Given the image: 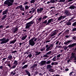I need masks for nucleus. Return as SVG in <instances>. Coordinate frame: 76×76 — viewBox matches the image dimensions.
Returning a JSON list of instances; mask_svg holds the SVG:
<instances>
[{
  "label": "nucleus",
  "instance_id": "nucleus-1",
  "mask_svg": "<svg viewBox=\"0 0 76 76\" xmlns=\"http://www.w3.org/2000/svg\"><path fill=\"white\" fill-rule=\"evenodd\" d=\"M14 2V0H6L4 2V4L5 5H7L8 7H9L13 5Z\"/></svg>",
  "mask_w": 76,
  "mask_h": 76
},
{
  "label": "nucleus",
  "instance_id": "nucleus-2",
  "mask_svg": "<svg viewBox=\"0 0 76 76\" xmlns=\"http://www.w3.org/2000/svg\"><path fill=\"white\" fill-rule=\"evenodd\" d=\"M34 23V20H32L31 21L27 23H26V29H30V27L32 25H33Z\"/></svg>",
  "mask_w": 76,
  "mask_h": 76
},
{
  "label": "nucleus",
  "instance_id": "nucleus-3",
  "mask_svg": "<svg viewBox=\"0 0 76 76\" xmlns=\"http://www.w3.org/2000/svg\"><path fill=\"white\" fill-rule=\"evenodd\" d=\"M35 37L32 38L31 39H30L29 41L28 46H32V47H34L35 44V42L34 41V40L35 39Z\"/></svg>",
  "mask_w": 76,
  "mask_h": 76
},
{
  "label": "nucleus",
  "instance_id": "nucleus-4",
  "mask_svg": "<svg viewBox=\"0 0 76 76\" xmlns=\"http://www.w3.org/2000/svg\"><path fill=\"white\" fill-rule=\"evenodd\" d=\"M10 40L9 39H6V38H3L0 39V41H1L0 43L1 44H6L9 42Z\"/></svg>",
  "mask_w": 76,
  "mask_h": 76
},
{
  "label": "nucleus",
  "instance_id": "nucleus-5",
  "mask_svg": "<svg viewBox=\"0 0 76 76\" xmlns=\"http://www.w3.org/2000/svg\"><path fill=\"white\" fill-rule=\"evenodd\" d=\"M53 45L52 44L50 46L48 45H47L45 46V48H47L46 49V51H50L51 50V49H50V48L51 47H53Z\"/></svg>",
  "mask_w": 76,
  "mask_h": 76
},
{
  "label": "nucleus",
  "instance_id": "nucleus-6",
  "mask_svg": "<svg viewBox=\"0 0 76 76\" xmlns=\"http://www.w3.org/2000/svg\"><path fill=\"white\" fill-rule=\"evenodd\" d=\"M44 10V8L40 7L37 9V12L38 13H41Z\"/></svg>",
  "mask_w": 76,
  "mask_h": 76
},
{
  "label": "nucleus",
  "instance_id": "nucleus-7",
  "mask_svg": "<svg viewBox=\"0 0 76 76\" xmlns=\"http://www.w3.org/2000/svg\"><path fill=\"white\" fill-rule=\"evenodd\" d=\"M64 13L66 15V16H71L70 15V13L69 12V11L68 10H65Z\"/></svg>",
  "mask_w": 76,
  "mask_h": 76
},
{
  "label": "nucleus",
  "instance_id": "nucleus-8",
  "mask_svg": "<svg viewBox=\"0 0 76 76\" xmlns=\"http://www.w3.org/2000/svg\"><path fill=\"white\" fill-rule=\"evenodd\" d=\"M57 34V31L56 30L55 31H53L51 33V35H50L51 37H53V36L56 35Z\"/></svg>",
  "mask_w": 76,
  "mask_h": 76
},
{
  "label": "nucleus",
  "instance_id": "nucleus-9",
  "mask_svg": "<svg viewBox=\"0 0 76 76\" xmlns=\"http://www.w3.org/2000/svg\"><path fill=\"white\" fill-rule=\"evenodd\" d=\"M46 61H42L40 63H39V64H40L41 66H44V64H46Z\"/></svg>",
  "mask_w": 76,
  "mask_h": 76
},
{
  "label": "nucleus",
  "instance_id": "nucleus-10",
  "mask_svg": "<svg viewBox=\"0 0 76 76\" xmlns=\"http://www.w3.org/2000/svg\"><path fill=\"white\" fill-rule=\"evenodd\" d=\"M53 20V19L52 18L49 19L48 20L47 23L46 24V25H49L50 23H51V21H52Z\"/></svg>",
  "mask_w": 76,
  "mask_h": 76
},
{
  "label": "nucleus",
  "instance_id": "nucleus-11",
  "mask_svg": "<svg viewBox=\"0 0 76 76\" xmlns=\"http://www.w3.org/2000/svg\"><path fill=\"white\" fill-rule=\"evenodd\" d=\"M70 60L74 63H76V57H71Z\"/></svg>",
  "mask_w": 76,
  "mask_h": 76
},
{
  "label": "nucleus",
  "instance_id": "nucleus-12",
  "mask_svg": "<svg viewBox=\"0 0 76 76\" xmlns=\"http://www.w3.org/2000/svg\"><path fill=\"white\" fill-rule=\"evenodd\" d=\"M18 28H15L13 29L12 32L14 33H16L18 32Z\"/></svg>",
  "mask_w": 76,
  "mask_h": 76
},
{
  "label": "nucleus",
  "instance_id": "nucleus-13",
  "mask_svg": "<svg viewBox=\"0 0 76 76\" xmlns=\"http://www.w3.org/2000/svg\"><path fill=\"white\" fill-rule=\"evenodd\" d=\"M71 55L72 56L71 57H76V53H75L72 52L71 53Z\"/></svg>",
  "mask_w": 76,
  "mask_h": 76
},
{
  "label": "nucleus",
  "instance_id": "nucleus-14",
  "mask_svg": "<svg viewBox=\"0 0 76 76\" xmlns=\"http://www.w3.org/2000/svg\"><path fill=\"white\" fill-rule=\"evenodd\" d=\"M5 64H7V66H9V67H11V65H10V61H7L5 62Z\"/></svg>",
  "mask_w": 76,
  "mask_h": 76
},
{
  "label": "nucleus",
  "instance_id": "nucleus-15",
  "mask_svg": "<svg viewBox=\"0 0 76 76\" xmlns=\"http://www.w3.org/2000/svg\"><path fill=\"white\" fill-rule=\"evenodd\" d=\"M7 12H8V10L7 9L4 11H3V13L2 14V15H6V14H7Z\"/></svg>",
  "mask_w": 76,
  "mask_h": 76
},
{
  "label": "nucleus",
  "instance_id": "nucleus-16",
  "mask_svg": "<svg viewBox=\"0 0 76 76\" xmlns=\"http://www.w3.org/2000/svg\"><path fill=\"white\" fill-rule=\"evenodd\" d=\"M69 9H76V7L75 6H73V5H72L71 6L69 7Z\"/></svg>",
  "mask_w": 76,
  "mask_h": 76
},
{
  "label": "nucleus",
  "instance_id": "nucleus-17",
  "mask_svg": "<svg viewBox=\"0 0 76 76\" xmlns=\"http://www.w3.org/2000/svg\"><path fill=\"white\" fill-rule=\"evenodd\" d=\"M25 72L26 73V74L28 75V76H31V73L28 70H25Z\"/></svg>",
  "mask_w": 76,
  "mask_h": 76
},
{
  "label": "nucleus",
  "instance_id": "nucleus-18",
  "mask_svg": "<svg viewBox=\"0 0 76 76\" xmlns=\"http://www.w3.org/2000/svg\"><path fill=\"white\" fill-rule=\"evenodd\" d=\"M47 17H48V16H47L46 15L42 16V20H45V19L47 18Z\"/></svg>",
  "mask_w": 76,
  "mask_h": 76
},
{
  "label": "nucleus",
  "instance_id": "nucleus-19",
  "mask_svg": "<svg viewBox=\"0 0 76 76\" xmlns=\"http://www.w3.org/2000/svg\"><path fill=\"white\" fill-rule=\"evenodd\" d=\"M38 64H34L33 66H31V68H33V69H35V68H36L37 67V65Z\"/></svg>",
  "mask_w": 76,
  "mask_h": 76
},
{
  "label": "nucleus",
  "instance_id": "nucleus-20",
  "mask_svg": "<svg viewBox=\"0 0 76 76\" xmlns=\"http://www.w3.org/2000/svg\"><path fill=\"white\" fill-rule=\"evenodd\" d=\"M75 75H76V74H75V73L72 72L70 73L69 74V75L70 76H75Z\"/></svg>",
  "mask_w": 76,
  "mask_h": 76
},
{
  "label": "nucleus",
  "instance_id": "nucleus-21",
  "mask_svg": "<svg viewBox=\"0 0 76 76\" xmlns=\"http://www.w3.org/2000/svg\"><path fill=\"white\" fill-rule=\"evenodd\" d=\"M26 38H27V35H25V36H23L21 38V39L22 40H25Z\"/></svg>",
  "mask_w": 76,
  "mask_h": 76
},
{
  "label": "nucleus",
  "instance_id": "nucleus-22",
  "mask_svg": "<svg viewBox=\"0 0 76 76\" xmlns=\"http://www.w3.org/2000/svg\"><path fill=\"white\" fill-rule=\"evenodd\" d=\"M50 39V37H48L46 40L45 41V42L46 43H47L48 42H50V41H51V40H49V39Z\"/></svg>",
  "mask_w": 76,
  "mask_h": 76
},
{
  "label": "nucleus",
  "instance_id": "nucleus-23",
  "mask_svg": "<svg viewBox=\"0 0 76 76\" xmlns=\"http://www.w3.org/2000/svg\"><path fill=\"white\" fill-rule=\"evenodd\" d=\"M16 41V39H15L13 41L12 40L10 41V44H14Z\"/></svg>",
  "mask_w": 76,
  "mask_h": 76
},
{
  "label": "nucleus",
  "instance_id": "nucleus-24",
  "mask_svg": "<svg viewBox=\"0 0 76 76\" xmlns=\"http://www.w3.org/2000/svg\"><path fill=\"white\" fill-rule=\"evenodd\" d=\"M20 10L21 11H25V8L23 7V6L21 5V8H20Z\"/></svg>",
  "mask_w": 76,
  "mask_h": 76
},
{
  "label": "nucleus",
  "instance_id": "nucleus-25",
  "mask_svg": "<svg viewBox=\"0 0 76 76\" xmlns=\"http://www.w3.org/2000/svg\"><path fill=\"white\" fill-rule=\"evenodd\" d=\"M47 69H51L52 68V66L50 64H48L47 65Z\"/></svg>",
  "mask_w": 76,
  "mask_h": 76
},
{
  "label": "nucleus",
  "instance_id": "nucleus-26",
  "mask_svg": "<svg viewBox=\"0 0 76 76\" xmlns=\"http://www.w3.org/2000/svg\"><path fill=\"white\" fill-rule=\"evenodd\" d=\"M16 65H14L12 67H10V70L11 69H15V68H16Z\"/></svg>",
  "mask_w": 76,
  "mask_h": 76
},
{
  "label": "nucleus",
  "instance_id": "nucleus-27",
  "mask_svg": "<svg viewBox=\"0 0 76 76\" xmlns=\"http://www.w3.org/2000/svg\"><path fill=\"white\" fill-rule=\"evenodd\" d=\"M37 20H38V21L39 22H41L42 20V17H39V18L37 19Z\"/></svg>",
  "mask_w": 76,
  "mask_h": 76
},
{
  "label": "nucleus",
  "instance_id": "nucleus-28",
  "mask_svg": "<svg viewBox=\"0 0 76 76\" xmlns=\"http://www.w3.org/2000/svg\"><path fill=\"white\" fill-rule=\"evenodd\" d=\"M35 53L36 54H35L36 56H38V55H39V54H40V53H41L40 52H38V51H36Z\"/></svg>",
  "mask_w": 76,
  "mask_h": 76
},
{
  "label": "nucleus",
  "instance_id": "nucleus-29",
  "mask_svg": "<svg viewBox=\"0 0 76 76\" xmlns=\"http://www.w3.org/2000/svg\"><path fill=\"white\" fill-rule=\"evenodd\" d=\"M51 62V61L50 60H49L47 62L46 61V64H50V63Z\"/></svg>",
  "mask_w": 76,
  "mask_h": 76
},
{
  "label": "nucleus",
  "instance_id": "nucleus-30",
  "mask_svg": "<svg viewBox=\"0 0 76 76\" xmlns=\"http://www.w3.org/2000/svg\"><path fill=\"white\" fill-rule=\"evenodd\" d=\"M28 65H25L23 66L22 67V69H25L26 68H27L28 67Z\"/></svg>",
  "mask_w": 76,
  "mask_h": 76
},
{
  "label": "nucleus",
  "instance_id": "nucleus-31",
  "mask_svg": "<svg viewBox=\"0 0 76 76\" xmlns=\"http://www.w3.org/2000/svg\"><path fill=\"white\" fill-rule=\"evenodd\" d=\"M7 15H5L3 16V17L1 18V20H4L6 18Z\"/></svg>",
  "mask_w": 76,
  "mask_h": 76
},
{
  "label": "nucleus",
  "instance_id": "nucleus-32",
  "mask_svg": "<svg viewBox=\"0 0 76 76\" xmlns=\"http://www.w3.org/2000/svg\"><path fill=\"white\" fill-rule=\"evenodd\" d=\"M47 20H48L47 19L45 20L42 23L43 24H47Z\"/></svg>",
  "mask_w": 76,
  "mask_h": 76
},
{
  "label": "nucleus",
  "instance_id": "nucleus-33",
  "mask_svg": "<svg viewBox=\"0 0 76 76\" xmlns=\"http://www.w3.org/2000/svg\"><path fill=\"white\" fill-rule=\"evenodd\" d=\"M18 61H14V63H13V64H14V65H15V66H17V65H18Z\"/></svg>",
  "mask_w": 76,
  "mask_h": 76
},
{
  "label": "nucleus",
  "instance_id": "nucleus-34",
  "mask_svg": "<svg viewBox=\"0 0 76 76\" xmlns=\"http://www.w3.org/2000/svg\"><path fill=\"white\" fill-rule=\"evenodd\" d=\"M29 8V6H28V5H26L25 6V10H26L27 9H28Z\"/></svg>",
  "mask_w": 76,
  "mask_h": 76
},
{
  "label": "nucleus",
  "instance_id": "nucleus-35",
  "mask_svg": "<svg viewBox=\"0 0 76 76\" xmlns=\"http://www.w3.org/2000/svg\"><path fill=\"white\" fill-rule=\"evenodd\" d=\"M66 24L67 25H72V23L69 21H68L66 23Z\"/></svg>",
  "mask_w": 76,
  "mask_h": 76
},
{
  "label": "nucleus",
  "instance_id": "nucleus-36",
  "mask_svg": "<svg viewBox=\"0 0 76 76\" xmlns=\"http://www.w3.org/2000/svg\"><path fill=\"white\" fill-rule=\"evenodd\" d=\"M50 3H56V1H55V0H50Z\"/></svg>",
  "mask_w": 76,
  "mask_h": 76
},
{
  "label": "nucleus",
  "instance_id": "nucleus-37",
  "mask_svg": "<svg viewBox=\"0 0 76 76\" xmlns=\"http://www.w3.org/2000/svg\"><path fill=\"white\" fill-rule=\"evenodd\" d=\"M49 72H54V70L53 69L50 68L49 70Z\"/></svg>",
  "mask_w": 76,
  "mask_h": 76
},
{
  "label": "nucleus",
  "instance_id": "nucleus-38",
  "mask_svg": "<svg viewBox=\"0 0 76 76\" xmlns=\"http://www.w3.org/2000/svg\"><path fill=\"white\" fill-rule=\"evenodd\" d=\"M22 6V5H20L19 6H18V7H17L16 8V9H20V8H21V6Z\"/></svg>",
  "mask_w": 76,
  "mask_h": 76
},
{
  "label": "nucleus",
  "instance_id": "nucleus-39",
  "mask_svg": "<svg viewBox=\"0 0 76 76\" xmlns=\"http://www.w3.org/2000/svg\"><path fill=\"white\" fill-rule=\"evenodd\" d=\"M45 49V48H42L41 49H40V51L42 52Z\"/></svg>",
  "mask_w": 76,
  "mask_h": 76
},
{
  "label": "nucleus",
  "instance_id": "nucleus-40",
  "mask_svg": "<svg viewBox=\"0 0 76 76\" xmlns=\"http://www.w3.org/2000/svg\"><path fill=\"white\" fill-rule=\"evenodd\" d=\"M35 1V0H32L30 1L31 3H34Z\"/></svg>",
  "mask_w": 76,
  "mask_h": 76
},
{
  "label": "nucleus",
  "instance_id": "nucleus-41",
  "mask_svg": "<svg viewBox=\"0 0 76 76\" xmlns=\"http://www.w3.org/2000/svg\"><path fill=\"white\" fill-rule=\"evenodd\" d=\"M52 52L51 51H50L49 52H48L46 53V54L47 55H49V54H50Z\"/></svg>",
  "mask_w": 76,
  "mask_h": 76
},
{
  "label": "nucleus",
  "instance_id": "nucleus-42",
  "mask_svg": "<svg viewBox=\"0 0 76 76\" xmlns=\"http://www.w3.org/2000/svg\"><path fill=\"white\" fill-rule=\"evenodd\" d=\"M26 63V61H24L22 63V65H23H23L25 63Z\"/></svg>",
  "mask_w": 76,
  "mask_h": 76
},
{
  "label": "nucleus",
  "instance_id": "nucleus-43",
  "mask_svg": "<svg viewBox=\"0 0 76 76\" xmlns=\"http://www.w3.org/2000/svg\"><path fill=\"white\" fill-rule=\"evenodd\" d=\"M72 26H76V22L74 23L73 24H72Z\"/></svg>",
  "mask_w": 76,
  "mask_h": 76
},
{
  "label": "nucleus",
  "instance_id": "nucleus-44",
  "mask_svg": "<svg viewBox=\"0 0 76 76\" xmlns=\"http://www.w3.org/2000/svg\"><path fill=\"white\" fill-rule=\"evenodd\" d=\"M72 47H74L75 46V45H76V43H74L72 44Z\"/></svg>",
  "mask_w": 76,
  "mask_h": 76
},
{
  "label": "nucleus",
  "instance_id": "nucleus-45",
  "mask_svg": "<svg viewBox=\"0 0 76 76\" xmlns=\"http://www.w3.org/2000/svg\"><path fill=\"white\" fill-rule=\"evenodd\" d=\"M65 0H60L59 1H58V2H64Z\"/></svg>",
  "mask_w": 76,
  "mask_h": 76
},
{
  "label": "nucleus",
  "instance_id": "nucleus-46",
  "mask_svg": "<svg viewBox=\"0 0 76 76\" xmlns=\"http://www.w3.org/2000/svg\"><path fill=\"white\" fill-rule=\"evenodd\" d=\"M53 61H55L57 60V59L56 58V57H54L53 59H52Z\"/></svg>",
  "mask_w": 76,
  "mask_h": 76
},
{
  "label": "nucleus",
  "instance_id": "nucleus-47",
  "mask_svg": "<svg viewBox=\"0 0 76 76\" xmlns=\"http://www.w3.org/2000/svg\"><path fill=\"white\" fill-rule=\"evenodd\" d=\"M37 40H38L37 38H35V39L34 40V41L35 42H36V41H37Z\"/></svg>",
  "mask_w": 76,
  "mask_h": 76
},
{
  "label": "nucleus",
  "instance_id": "nucleus-48",
  "mask_svg": "<svg viewBox=\"0 0 76 76\" xmlns=\"http://www.w3.org/2000/svg\"><path fill=\"white\" fill-rule=\"evenodd\" d=\"M17 46V43H16L14 45V49H15V47H16Z\"/></svg>",
  "mask_w": 76,
  "mask_h": 76
},
{
  "label": "nucleus",
  "instance_id": "nucleus-49",
  "mask_svg": "<svg viewBox=\"0 0 76 76\" xmlns=\"http://www.w3.org/2000/svg\"><path fill=\"white\" fill-rule=\"evenodd\" d=\"M31 57L32 54H31V53H30V54H29L27 57Z\"/></svg>",
  "mask_w": 76,
  "mask_h": 76
},
{
  "label": "nucleus",
  "instance_id": "nucleus-50",
  "mask_svg": "<svg viewBox=\"0 0 76 76\" xmlns=\"http://www.w3.org/2000/svg\"><path fill=\"white\" fill-rule=\"evenodd\" d=\"M68 48H71V47L72 48L73 47H72V45H69L68 46Z\"/></svg>",
  "mask_w": 76,
  "mask_h": 76
},
{
  "label": "nucleus",
  "instance_id": "nucleus-51",
  "mask_svg": "<svg viewBox=\"0 0 76 76\" xmlns=\"http://www.w3.org/2000/svg\"><path fill=\"white\" fill-rule=\"evenodd\" d=\"M17 51L16 50H15L14 51H12V54H13V53H17Z\"/></svg>",
  "mask_w": 76,
  "mask_h": 76
},
{
  "label": "nucleus",
  "instance_id": "nucleus-52",
  "mask_svg": "<svg viewBox=\"0 0 76 76\" xmlns=\"http://www.w3.org/2000/svg\"><path fill=\"white\" fill-rule=\"evenodd\" d=\"M61 19H62V18H61V16H60L59 17V18L58 19V20H61Z\"/></svg>",
  "mask_w": 76,
  "mask_h": 76
},
{
  "label": "nucleus",
  "instance_id": "nucleus-53",
  "mask_svg": "<svg viewBox=\"0 0 76 76\" xmlns=\"http://www.w3.org/2000/svg\"><path fill=\"white\" fill-rule=\"evenodd\" d=\"M67 48H68V47L66 46L64 48V49L65 50H66L67 49Z\"/></svg>",
  "mask_w": 76,
  "mask_h": 76
},
{
  "label": "nucleus",
  "instance_id": "nucleus-54",
  "mask_svg": "<svg viewBox=\"0 0 76 76\" xmlns=\"http://www.w3.org/2000/svg\"><path fill=\"white\" fill-rule=\"evenodd\" d=\"M33 15H31V17H30L28 18V20L31 19V18H33Z\"/></svg>",
  "mask_w": 76,
  "mask_h": 76
},
{
  "label": "nucleus",
  "instance_id": "nucleus-55",
  "mask_svg": "<svg viewBox=\"0 0 76 76\" xmlns=\"http://www.w3.org/2000/svg\"><path fill=\"white\" fill-rule=\"evenodd\" d=\"M35 75H37V74H38V71H36L35 72Z\"/></svg>",
  "mask_w": 76,
  "mask_h": 76
},
{
  "label": "nucleus",
  "instance_id": "nucleus-56",
  "mask_svg": "<svg viewBox=\"0 0 76 76\" xmlns=\"http://www.w3.org/2000/svg\"><path fill=\"white\" fill-rule=\"evenodd\" d=\"M72 31H76V27L75 28H74L72 30Z\"/></svg>",
  "mask_w": 76,
  "mask_h": 76
},
{
  "label": "nucleus",
  "instance_id": "nucleus-57",
  "mask_svg": "<svg viewBox=\"0 0 76 76\" xmlns=\"http://www.w3.org/2000/svg\"><path fill=\"white\" fill-rule=\"evenodd\" d=\"M67 44H68L67 42H64V44H65V45H67Z\"/></svg>",
  "mask_w": 76,
  "mask_h": 76
},
{
  "label": "nucleus",
  "instance_id": "nucleus-58",
  "mask_svg": "<svg viewBox=\"0 0 76 76\" xmlns=\"http://www.w3.org/2000/svg\"><path fill=\"white\" fill-rule=\"evenodd\" d=\"M36 10V9L35 8H34L33 9V10L32 11V13H34V12H35V11Z\"/></svg>",
  "mask_w": 76,
  "mask_h": 76
},
{
  "label": "nucleus",
  "instance_id": "nucleus-59",
  "mask_svg": "<svg viewBox=\"0 0 76 76\" xmlns=\"http://www.w3.org/2000/svg\"><path fill=\"white\" fill-rule=\"evenodd\" d=\"M58 64V62H54V65H57V64Z\"/></svg>",
  "mask_w": 76,
  "mask_h": 76
},
{
  "label": "nucleus",
  "instance_id": "nucleus-60",
  "mask_svg": "<svg viewBox=\"0 0 76 76\" xmlns=\"http://www.w3.org/2000/svg\"><path fill=\"white\" fill-rule=\"evenodd\" d=\"M61 18L62 19H64V18H65V16H61Z\"/></svg>",
  "mask_w": 76,
  "mask_h": 76
},
{
  "label": "nucleus",
  "instance_id": "nucleus-61",
  "mask_svg": "<svg viewBox=\"0 0 76 76\" xmlns=\"http://www.w3.org/2000/svg\"><path fill=\"white\" fill-rule=\"evenodd\" d=\"M72 38L73 39H76V37L75 36L73 37Z\"/></svg>",
  "mask_w": 76,
  "mask_h": 76
},
{
  "label": "nucleus",
  "instance_id": "nucleus-62",
  "mask_svg": "<svg viewBox=\"0 0 76 76\" xmlns=\"http://www.w3.org/2000/svg\"><path fill=\"white\" fill-rule=\"evenodd\" d=\"M58 43H59V41H57L56 43L55 44V45H57V44H58Z\"/></svg>",
  "mask_w": 76,
  "mask_h": 76
},
{
  "label": "nucleus",
  "instance_id": "nucleus-63",
  "mask_svg": "<svg viewBox=\"0 0 76 76\" xmlns=\"http://www.w3.org/2000/svg\"><path fill=\"white\" fill-rule=\"evenodd\" d=\"M28 2H26L25 3H24V4L26 5V4H28Z\"/></svg>",
  "mask_w": 76,
  "mask_h": 76
},
{
  "label": "nucleus",
  "instance_id": "nucleus-64",
  "mask_svg": "<svg viewBox=\"0 0 76 76\" xmlns=\"http://www.w3.org/2000/svg\"><path fill=\"white\" fill-rule=\"evenodd\" d=\"M69 37V36L66 35L65 36V37L66 38H68Z\"/></svg>",
  "mask_w": 76,
  "mask_h": 76
}]
</instances>
